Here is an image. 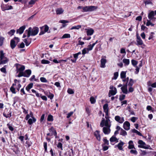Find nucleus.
<instances>
[{
	"instance_id": "obj_54",
	"label": "nucleus",
	"mask_w": 156,
	"mask_h": 156,
	"mask_svg": "<svg viewBox=\"0 0 156 156\" xmlns=\"http://www.w3.org/2000/svg\"><path fill=\"white\" fill-rule=\"evenodd\" d=\"M67 92L70 94H72L74 93L73 90L71 89H69L67 90Z\"/></svg>"
},
{
	"instance_id": "obj_45",
	"label": "nucleus",
	"mask_w": 156,
	"mask_h": 156,
	"mask_svg": "<svg viewBox=\"0 0 156 156\" xmlns=\"http://www.w3.org/2000/svg\"><path fill=\"white\" fill-rule=\"evenodd\" d=\"M118 76V73L116 72L114 73V77L112 78V79L116 80L117 79Z\"/></svg>"
},
{
	"instance_id": "obj_28",
	"label": "nucleus",
	"mask_w": 156,
	"mask_h": 156,
	"mask_svg": "<svg viewBox=\"0 0 156 156\" xmlns=\"http://www.w3.org/2000/svg\"><path fill=\"white\" fill-rule=\"evenodd\" d=\"M49 131L50 132H52V133L53 134L54 136H56L57 133L53 127H52L50 129Z\"/></svg>"
},
{
	"instance_id": "obj_7",
	"label": "nucleus",
	"mask_w": 156,
	"mask_h": 156,
	"mask_svg": "<svg viewBox=\"0 0 156 156\" xmlns=\"http://www.w3.org/2000/svg\"><path fill=\"white\" fill-rule=\"evenodd\" d=\"M115 119L117 122L122 123L124 121V119L123 117H121L119 115H116L115 117Z\"/></svg>"
},
{
	"instance_id": "obj_42",
	"label": "nucleus",
	"mask_w": 156,
	"mask_h": 156,
	"mask_svg": "<svg viewBox=\"0 0 156 156\" xmlns=\"http://www.w3.org/2000/svg\"><path fill=\"white\" fill-rule=\"evenodd\" d=\"M150 147V146H147L146 144L145 143V142H144V144H143L142 145H141V147L144 148V149H148L149 148V147Z\"/></svg>"
},
{
	"instance_id": "obj_15",
	"label": "nucleus",
	"mask_w": 156,
	"mask_h": 156,
	"mask_svg": "<svg viewBox=\"0 0 156 156\" xmlns=\"http://www.w3.org/2000/svg\"><path fill=\"white\" fill-rule=\"evenodd\" d=\"M124 144V143L122 141L120 140V142L118 145H115V146L116 147V146L120 150H123L122 147Z\"/></svg>"
},
{
	"instance_id": "obj_43",
	"label": "nucleus",
	"mask_w": 156,
	"mask_h": 156,
	"mask_svg": "<svg viewBox=\"0 0 156 156\" xmlns=\"http://www.w3.org/2000/svg\"><path fill=\"white\" fill-rule=\"evenodd\" d=\"M15 32V30H11L8 32V34L10 35V36H12L13 35L14 33Z\"/></svg>"
},
{
	"instance_id": "obj_21",
	"label": "nucleus",
	"mask_w": 156,
	"mask_h": 156,
	"mask_svg": "<svg viewBox=\"0 0 156 156\" xmlns=\"http://www.w3.org/2000/svg\"><path fill=\"white\" fill-rule=\"evenodd\" d=\"M9 61V59L7 58H5L0 59V65L6 64Z\"/></svg>"
},
{
	"instance_id": "obj_38",
	"label": "nucleus",
	"mask_w": 156,
	"mask_h": 156,
	"mask_svg": "<svg viewBox=\"0 0 156 156\" xmlns=\"http://www.w3.org/2000/svg\"><path fill=\"white\" fill-rule=\"evenodd\" d=\"M6 66H4L3 67H2V68L0 69V71L4 73H6Z\"/></svg>"
},
{
	"instance_id": "obj_44",
	"label": "nucleus",
	"mask_w": 156,
	"mask_h": 156,
	"mask_svg": "<svg viewBox=\"0 0 156 156\" xmlns=\"http://www.w3.org/2000/svg\"><path fill=\"white\" fill-rule=\"evenodd\" d=\"M134 82L132 79H130L129 80V81L128 83V85L130 87H132L133 84Z\"/></svg>"
},
{
	"instance_id": "obj_5",
	"label": "nucleus",
	"mask_w": 156,
	"mask_h": 156,
	"mask_svg": "<svg viewBox=\"0 0 156 156\" xmlns=\"http://www.w3.org/2000/svg\"><path fill=\"white\" fill-rule=\"evenodd\" d=\"M49 27L46 25L41 28V32L39 33V35H41L44 34L45 33L48 31L49 30Z\"/></svg>"
},
{
	"instance_id": "obj_57",
	"label": "nucleus",
	"mask_w": 156,
	"mask_h": 156,
	"mask_svg": "<svg viewBox=\"0 0 156 156\" xmlns=\"http://www.w3.org/2000/svg\"><path fill=\"white\" fill-rule=\"evenodd\" d=\"M44 147L45 151H47V143L46 142H44Z\"/></svg>"
},
{
	"instance_id": "obj_53",
	"label": "nucleus",
	"mask_w": 156,
	"mask_h": 156,
	"mask_svg": "<svg viewBox=\"0 0 156 156\" xmlns=\"http://www.w3.org/2000/svg\"><path fill=\"white\" fill-rule=\"evenodd\" d=\"M125 97L126 96L125 95H122L121 96H120L119 98V100L121 101H122L124 99Z\"/></svg>"
},
{
	"instance_id": "obj_2",
	"label": "nucleus",
	"mask_w": 156,
	"mask_h": 156,
	"mask_svg": "<svg viewBox=\"0 0 156 156\" xmlns=\"http://www.w3.org/2000/svg\"><path fill=\"white\" fill-rule=\"evenodd\" d=\"M105 119L104 118H102L100 123V126L102 127H103L104 126H111V122L108 115V116L105 115Z\"/></svg>"
},
{
	"instance_id": "obj_35",
	"label": "nucleus",
	"mask_w": 156,
	"mask_h": 156,
	"mask_svg": "<svg viewBox=\"0 0 156 156\" xmlns=\"http://www.w3.org/2000/svg\"><path fill=\"white\" fill-rule=\"evenodd\" d=\"M131 131H132V132H133V133H136L137 135H139V136H142L141 133L140 132H139L137 130H136L135 129H132L131 130Z\"/></svg>"
},
{
	"instance_id": "obj_23",
	"label": "nucleus",
	"mask_w": 156,
	"mask_h": 156,
	"mask_svg": "<svg viewBox=\"0 0 156 156\" xmlns=\"http://www.w3.org/2000/svg\"><path fill=\"white\" fill-rule=\"evenodd\" d=\"M45 94L48 96V97L50 98L51 100L52 99L54 96V95L53 94L51 93L50 92H45Z\"/></svg>"
},
{
	"instance_id": "obj_55",
	"label": "nucleus",
	"mask_w": 156,
	"mask_h": 156,
	"mask_svg": "<svg viewBox=\"0 0 156 156\" xmlns=\"http://www.w3.org/2000/svg\"><path fill=\"white\" fill-rule=\"evenodd\" d=\"M57 147L58 148H60L61 149V150H62V144L60 143L59 142L57 145Z\"/></svg>"
},
{
	"instance_id": "obj_34",
	"label": "nucleus",
	"mask_w": 156,
	"mask_h": 156,
	"mask_svg": "<svg viewBox=\"0 0 156 156\" xmlns=\"http://www.w3.org/2000/svg\"><path fill=\"white\" fill-rule=\"evenodd\" d=\"M36 1L35 0H31L29 2V7H30L32 6V5L34 4Z\"/></svg>"
},
{
	"instance_id": "obj_60",
	"label": "nucleus",
	"mask_w": 156,
	"mask_h": 156,
	"mask_svg": "<svg viewBox=\"0 0 156 156\" xmlns=\"http://www.w3.org/2000/svg\"><path fill=\"white\" fill-rule=\"evenodd\" d=\"M73 114V112H71L67 114V118H69Z\"/></svg>"
},
{
	"instance_id": "obj_22",
	"label": "nucleus",
	"mask_w": 156,
	"mask_h": 156,
	"mask_svg": "<svg viewBox=\"0 0 156 156\" xmlns=\"http://www.w3.org/2000/svg\"><path fill=\"white\" fill-rule=\"evenodd\" d=\"M16 44H15V42L14 39H12L10 41V46L12 49L14 48L16 46Z\"/></svg>"
},
{
	"instance_id": "obj_26",
	"label": "nucleus",
	"mask_w": 156,
	"mask_h": 156,
	"mask_svg": "<svg viewBox=\"0 0 156 156\" xmlns=\"http://www.w3.org/2000/svg\"><path fill=\"white\" fill-rule=\"evenodd\" d=\"M32 119H30L28 120V122L30 125L32 124L33 122H36V119L34 117H32Z\"/></svg>"
},
{
	"instance_id": "obj_1",
	"label": "nucleus",
	"mask_w": 156,
	"mask_h": 156,
	"mask_svg": "<svg viewBox=\"0 0 156 156\" xmlns=\"http://www.w3.org/2000/svg\"><path fill=\"white\" fill-rule=\"evenodd\" d=\"M26 31L27 32V36L29 37L30 36H34L37 35L38 32L39 28L37 27H34L33 28L30 27Z\"/></svg>"
},
{
	"instance_id": "obj_33",
	"label": "nucleus",
	"mask_w": 156,
	"mask_h": 156,
	"mask_svg": "<svg viewBox=\"0 0 156 156\" xmlns=\"http://www.w3.org/2000/svg\"><path fill=\"white\" fill-rule=\"evenodd\" d=\"M120 134L123 136H125L127 135V133L125 130L121 129Z\"/></svg>"
},
{
	"instance_id": "obj_3",
	"label": "nucleus",
	"mask_w": 156,
	"mask_h": 156,
	"mask_svg": "<svg viewBox=\"0 0 156 156\" xmlns=\"http://www.w3.org/2000/svg\"><path fill=\"white\" fill-rule=\"evenodd\" d=\"M98 7L96 6L91 5L86 6L83 8V12H91L96 10Z\"/></svg>"
},
{
	"instance_id": "obj_36",
	"label": "nucleus",
	"mask_w": 156,
	"mask_h": 156,
	"mask_svg": "<svg viewBox=\"0 0 156 156\" xmlns=\"http://www.w3.org/2000/svg\"><path fill=\"white\" fill-rule=\"evenodd\" d=\"M70 35L69 34H64L62 37L61 38H69L70 37Z\"/></svg>"
},
{
	"instance_id": "obj_14",
	"label": "nucleus",
	"mask_w": 156,
	"mask_h": 156,
	"mask_svg": "<svg viewBox=\"0 0 156 156\" xmlns=\"http://www.w3.org/2000/svg\"><path fill=\"white\" fill-rule=\"evenodd\" d=\"M136 41L137 42V45H142L143 44V41L139 36H137Z\"/></svg>"
},
{
	"instance_id": "obj_37",
	"label": "nucleus",
	"mask_w": 156,
	"mask_h": 156,
	"mask_svg": "<svg viewBox=\"0 0 156 156\" xmlns=\"http://www.w3.org/2000/svg\"><path fill=\"white\" fill-rule=\"evenodd\" d=\"M47 120L48 121H52L53 120V116L51 115H49L47 118Z\"/></svg>"
},
{
	"instance_id": "obj_40",
	"label": "nucleus",
	"mask_w": 156,
	"mask_h": 156,
	"mask_svg": "<svg viewBox=\"0 0 156 156\" xmlns=\"http://www.w3.org/2000/svg\"><path fill=\"white\" fill-rule=\"evenodd\" d=\"M12 9V6H11V5H10V6L6 5L5 9H3L2 10L5 11V10H9L11 9Z\"/></svg>"
},
{
	"instance_id": "obj_39",
	"label": "nucleus",
	"mask_w": 156,
	"mask_h": 156,
	"mask_svg": "<svg viewBox=\"0 0 156 156\" xmlns=\"http://www.w3.org/2000/svg\"><path fill=\"white\" fill-rule=\"evenodd\" d=\"M81 27V26L80 25H78L76 26H73L71 28V30L73 29L78 30Z\"/></svg>"
},
{
	"instance_id": "obj_9",
	"label": "nucleus",
	"mask_w": 156,
	"mask_h": 156,
	"mask_svg": "<svg viewBox=\"0 0 156 156\" xmlns=\"http://www.w3.org/2000/svg\"><path fill=\"white\" fill-rule=\"evenodd\" d=\"M130 124L128 121H126L123 124V127L124 129L128 130L130 129Z\"/></svg>"
},
{
	"instance_id": "obj_32",
	"label": "nucleus",
	"mask_w": 156,
	"mask_h": 156,
	"mask_svg": "<svg viewBox=\"0 0 156 156\" xmlns=\"http://www.w3.org/2000/svg\"><path fill=\"white\" fill-rule=\"evenodd\" d=\"M126 72L125 71H122L120 74V77L121 79H123L125 78Z\"/></svg>"
},
{
	"instance_id": "obj_27",
	"label": "nucleus",
	"mask_w": 156,
	"mask_h": 156,
	"mask_svg": "<svg viewBox=\"0 0 156 156\" xmlns=\"http://www.w3.org/2000/svg\"><path fill=\"white\" fill-rule=\"evenodd\" d=\"M128 148L129 149H131L134 148V146L133 144V141L132 140H130L129 142Z\"/></svg>"
},
{
	"instance_id": "obj_10",
	"label": "nucleus",
	"mask_w": 156,
	"mask_h": 156,
	"mask_svg": "<svg viewBox=\"0 0 156 156\" xmlns=\"http://www.w3.org/2000/svg\"><path fill=\"white\" fill-rule=\"evenodd\" d=\"M103 108L104 112L105 113L106 116H108V104H105L103 106Z\"/></svg>"
},
{
	"instance_id": "obj_58",
	"label": "nucleus",
	"mask_w": 156,
	"mask_h": 156,
	"mask_svg": "<svg viewBox=\"0 0 156 156\" xmlns=\"http://www.w3.org/2000/svg\"><path fill=\"white\" fill-rule=\"evenodd\" d=\"M103 141L104 142L105 144L107 145H108L109 144L108 140H107L106 138H104L103 139Z\"/></svg>"
},
{
	"instance_id": "obj_11",
	"label": "nucleus",
	"mask_w": 156,
	"mask_h": 156,
	"mask_svg": "<svg viewBox=\"0 0 156 156\" xmlns=\"http://www.w3.org/2000/svg\"><path fill=\"white\" fill-rule=\"evenodd\" d=\"M24 77H28L31 73V70L30 69H27L23 72Z\"/></svg>"
},
{
	"instance_id": "obj_50",
	"label": "nucleus",
	"mask_w": 156,
	"mask_h": 156,
	"mask_svg": "<svg viewBox=\"0 0 156 156\" xmlns=\"http://www.w3.org/2000/svg\"><path fill=\"white\" fill-rule=\"evenodd\" d=\"M132 64L134 66H135L137 64V62L134 60H132L131 61Z\"/></svg>"
},
{
	"instance_id": "obj_56",
	"label": "nucleus",
	"mask_w": 156,
	"mask_h": 156,
	"mask_svg": "<svg viewBox=\"0 0 156 156\" xmlns=\"http://www.w3.org/2000/svg\"><path fill=\"white\" fill-rule=\"evenodd\" d=\"M130 152L132 154H134L136 155L137 153V151L136 150H131L130 151Z\"/></svg>"
},
{
	"instance_id": "obj_20",
	"label": "nucleus",
	"mask_w": 156,
	"mask_h": 156,
	"mask_svg": "<svg viewBox=\"0 0 156 156\" xmlns=\"http://www.w3.org/2000/svg\"><path fill=\"white\" fill-rule=\"evenodd\" d=\"M106 62V60L105 59L102 58L101 60V68H105Z\"/></svg>"
},
{
	"instance_id": "obj_24",
	"label": "nucleus",
	"mask_w": 156,
	"mask_h": 156,
	"mask_svg": "<svg viewBox=\"0 0 156 156\" xmlns=\"http://www.w3.org/2000/svg\"><path fill=\"white\" fill-rule=\"evenodd\" d=\"M110 141L111 142H118L119 141V140L115 136H113L110 138Z\"/></svg>"
},
{
	"instance_id": "obj_19",
	"label": "nucleus",
	"mask_w": 156,
	"mask_h": 156,
	"mask_svg": "<svg viewBox=\"0 0 156 156\" xmlns=\"http://www.w3.org/2000/svg\"><path fill=\"white\" fill-rule=\"evenodd\" d=\"M55 11L57 15H60L63 12L64 10L61 8H59L56 9Z\"/></svg>"
},
{
	"instance_id": "obj_61",
	"label": "nucleus",
	"mask_w": 156,
	"mask_h": 156,
	"mask_svg": "<svg viewBox=\"0 0 156 156\" xmlns=\"http://www.w3.org/2000/svg\"><path fill=\"white\" fill-rule=\"evenodd\" d=\"M35 76L34 75H33L31 77V78H30V80L31 81H33V80H34L35 81H37V79H35Z\"/></svg>"
},
{
	"instance_id": "obj_48",
	"label": "nucleus",
	"mask_w": 156,
	"mask_h": 156,
	"mask_svg": "<svg viewBox=\"0 0 156 156\" xmlns=\"http://www.w3.org/2000/svg\"><path fill=\"white\" fill-rule=\"evenodd\" d=\"M4 38L2 37H0V46H2L3 43Z\"/></svg>"
},
{
	"instance_id": "obj_52",
	"label": "nucleus",
	"mask_w": 156,
	"mask_h": 156,
	"mask_svg": "<svg viewBox=\"0 0 156 156\" xmlns=\"http://www.w3.org/2000/svg\"><path fill=\"white\" fill-rule=\"evenodd\" d=\"M50 62L47 60L43 59L41 61V63L42 64H49Z\"/></svg>"
},
{
	"instance_id": "obj_4",
	"label": "nucleus",
	"mask_w": 156,
	"mask_h": 156,
	"mask_svg": "<svg viewBox=\"0 0 156 156\" xmlns=\"http://www.w3.org/2000/svg\"><path fill=\"white\" fill-rule=\"evenodd\" d=\"M155 15H156V10L154 12L153 11H151L148 16L149 19L152 21H154L156 19V17L154 16Z\"/></svg>"
},
{
	"instance_id": "obj_25",
	"label": "nucleus",
	"mask_w": 156,
	"mask_h": 156,
	"mask_svg": "<svg viewBox=\"0 0 156 156\" xmlns=\"http://www.w3.org/2000/svg\"><path fill=\"white\" fill-rule=\"evenodd\" d=\"M25 67L24 66H21L19 68L18 67H17L18 71H19V72H23V71L25 69Z\"/></svg>"
},
{
	"instance_id": "obj_31",
	"label": "nucleus",
	"mask_w": 156,
	"mask_h": 156,
	"mask_svg": "<svg viewBox=\"0 0 156 156\" xmlns=\"http://www.w3.org/2000/svg\"><path fill=\"white\" fill-rule=\"evenodd\" d=\"M122 62L125 65H128L129 63V59H124L122 60Z\"/></svg>"
},
{
	"instance_id": "obj_29",
	"label": "nucleus",
	"mask_w": 156,
	"mask_h": 156,
	"mask_svg": "<svg viewBox=\"0 0 156 156\" xmlns=\"http://www.w3.org/2000/svg\"><path fill=\"white\" fill-rule=\"evenodd\" d=\"M33 86V83H30L29 84L26 88V89L28 91H29L31 89Z\"/></svg>"
},
{
	"instance_id": "obj_59",
	"label": "nucleus",
	"mask_w": 156,
	"mask_h": 156,
	"mask_svg": "<svg viewBox=\"0 0 156 156\" xmlns=\"http://www.w3.org/2000/svg\"><path fill=\"white\" fill-rule=\"evenodd\" d=\"M137 118L136 117H133L131 118V121L133 122H135L136 120L137 119Z\"/></svg>"
},
{
	"instance_id": "obj_46",
	"label": "nucleus",
	"mask_w": 156,
	"mask_h": 156,
	"mask_svg": "<svg viewBox=\"0 0 156 156\" xmlns=\"http://www.w3.org/2000/svg\"><path fill=\"white\" fill-rule=\"evenodd\" d=\"M90 101L91 102V103L92 104H93L95 103L96 102V100L95 98L93 97H90Z\"/></svg>"
},
{
	"instance_id": "obj_49",
	"label": "nucleus",
	"mask_w": 156,
	"mask_h": 156,
	"mask_svg": "<svg viewBox=\"0 0 156 156\" xmlns=\"http://www.w3.org/2000/svg\"><path fill=\"white\" fill-rule=\"evenodd\" d=\"M7 125L9 129L11 131H13L14 130V128L9 123H8Z\"/></svg>"
},
{
	"instance_id": "obj_51",
	"label": "nucleus",
	"mask_w": 156,
	"mask_h": 156,
	"mask_svg": "<svg viewBox=\"0 0 156 156\" xmlns=\"http://www.w3.org/2000/svg\"><path fill=\"white\" fill-rule=\"evenodd\" d=\"M10 90L13 94H16L15 88L14 87H11L10 88Z\"/></svg>"
},
{
	"instance_id": "obj_64",
	"label": "nucleus",
	"mask_w": 156,
	"mask_h": 156,
	"mask_svg": "<svg viewBox=\"0 0 156 156\" xmlns=\"http://www.w3.org/2000/svg\"><path fill=\"white\" fill-rule=\"evenodd\" d=\"M140 36L143 39H144L145 38L146 35L144 33H142L140 34Z\"/></svg>"
},
{
	"instance_id": "obj_17",
	"label": "nucleus",
	"mask_w": 156,
	"mask_h": 156,
	"mask_svg": "<svg viewBox=\"0 0 156 156\" xmlns=\"http://www.w3.org/2000/svg\"><path fill=\"white\" fill-rule=\"evenodd\" d=\"M127 86V84H125L121 88V89L123 93L125 94H127L128 93Z\"/></svg>"
},
{
	"instance_id": "obj_63",
	"label": "nucleus",
	"mask_w": 156,
	"mask_h": 156,
	"mask_svg": "<svg viewBox=\"0 0 156 156\" xmlns=\"http://www.w3.org/2000/svg\"><path fill=\"white\" fill-rule=\"evenodd\" d=\"M151 20H147V22L146 23V25L147 26H149V25H151Z\"/></svg>"
},
{
	"instance_id": "obj_30",
	"label": "nucleus",
	"mask_w": 156,
	"mask_h": 156,
	"mask_svg": "<svg viewBox=\"0 0 156 156\" xmlns=\"http://www.w3.org/2000/svg\"><path fill=\"white\" fill-rule=\"evenodd\" d=\"M5 54L4 53L3 51L1 50L0 51V59L7 58V57H5Z\"/></svg>"
},
{
	"instance_id": "obj_18",
	"label": "nucleus",
	"mask_w": 156,
	"mask_h": 156,
	"mask_svg": "<svg viewBox=\"0 0 156 156\" xmlns=\"http://www.w3.org/2000/svg\"><path fill=\"white\" fill-rule=\"evenodd\" d=\"M87 30V34L88 36L92 35L94 32V30L92 29H86Z\"/></svg>"
},
{
	"instance_id": "obj_41",
	"label": "nucleus",
	"mask_w": 156,
	"mask_h": 156,
	"mask_svg": "<svg viewBox=\"0 0 156 156\" xmlns=\"http://www.w3.org/2000/svg\"><path fill=\"white\" fill-rule=\"evenodd\" d=\"M89 51L87 48H84L82 51V53L83 55H84L89 52Z\"/></svg>"
},
{
	"instance_id": "obj_62",
	"label": "nucleus",
	"mask_w": 156,
	"mask_h": 156,
	"mask_svg": "<svg viewBox=\"0 0 156 156\" xmlns=\"http://www.w3.org/2000/svg\"><path fill=\"white\" fill-rule=\"evenodd\" d=\"M23 41L25 43L26 46H28L30 44V42H28L27 39H24Z\"/></svg>"
},
{
	"instance_id": "obj_8",
	"label": "nucleus",
	"mask_w": 156,
	"mask_h": 156,
	"mask_svg": "<svg viewBox=\"0 0 156 156\" xmlns=\"http://www.w3.org/2000/svg\"><path fill=\"white\" fill-rule=\"evenodd\" d=\"M111 126H104L103 128V131L105 134H108L110 133Z\"/></svg>"
},
{
	"instance_id": "obj_12",
	"label": "nucleus",
	"mask_w": 156,
	"mask_h": 156,
	"mask_svg": "<svg viewBox=\"0 0 156 156\" xmlns=\"http://www.w3.org/2000/svg\"><path fill=\"white\" fill-rule=\"evenodd\" d=\"M94 134L97 140L100 141L101 140V136L100 134V131L98 130H96L94 132Z\"/></svg>"
},
{
	"instance_id": "obj_6",
	"label": "nucleus",
	"mask_w": 156,
	"mask_h": 156,
	"mask_svg": "<svg viewBox=\"0 0 156 156\" xmlns=\"http://www.w3.org/2000/svg\"><path fill=\"white\" fill-rule=\"evenodd\" d=\"M12 112L10 110L6 109L3 113V115L6 118H9L11 116Z\"/></svg>"
},
{
	"instance_id": "obj_13",
	"label": "nucleus",
	"mask_w": 156,
	"mask_h": 156,
	"mask_svg": "<svg viewBox=\"0 0 156 156\" xmlns=\"http://www.w3.org/2000/svg\"><path fill=\"white\" fill-rule=\"evenodd\" d=\"M26 28L25 26H23L21 27L19 29L17 30L16 31L17 33H19L20 34H22Z\"/></svg>"
},
{
	"instance_id": "obj_47",
	"label": "nucleus",
	"mask_w": 156,
	"mask_h": 156,
	"mask_svg": "<svg viewBox=\"0 0 156 156\" xmlns=\"http://www.w3.org/2000/svg\"><path fill=\"white\" fill-rule=\"evenodd\" d=\"M40 80L41 82L43 83H46L48 81L46 78L44 77H41Z\"/></svg>"
},
{
	"instance_id": "obj_16",
	"label": "nucleus",
	"mask_w": 156,
	"mask_h": 156,
	"mask_svg": "<svg viewBox=\"0 0 156 156\" xmlns=\"http://www.w3.org/2000/svg\"><path fill=\"white\" fill-rule=\"evenodd\" d=\"M117 93V90L115 87H114V89L112 90H110L109 91V95L110 97L111 95H115Z\"/></svg>"
}]
</instances>
